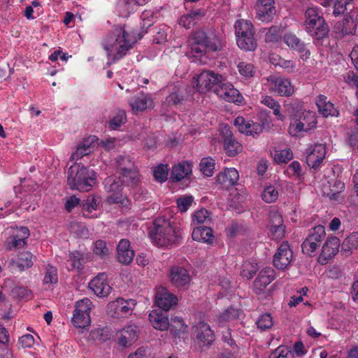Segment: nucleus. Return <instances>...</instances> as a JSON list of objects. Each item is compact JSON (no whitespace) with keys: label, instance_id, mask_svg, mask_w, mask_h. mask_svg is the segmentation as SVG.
Wrapping results in <instances>:
<instances>
[{"label":"nucleus","instance_id":"c9c22d12","mask_svg":"<svg viewBox=\"0 0 358 358\" xmlns=\"http://www.w3.org/2000/svg\"><path fill=\"white\" fill-rule=\"evenodd\" d=\"M94 137L84 139L76 148L75 152L71 155V160L77 161L85 155H90L93 151L92 143Z\"/></svg>","mask_w":358,"mask_h":358},{"label":"nucleus","instance_id":"09e8293b","mask_svg":"<svg viewBox=\"0 0 358 358\" xmlns=\"http://www.w3.org/2000/svg\"><path fill=\"white\" fill-rule=\"evenodd\" d=\"M271 155L277 164H286L293 157L292 152L289 149L271 150Z\"/></svg>","mask_w":358,"mask_h":358},{"label":"nucleus","instance_id":"69168bd1","mask_svg":"<svg viewBox=\"0 0 358 358\" xmlns=\"http://www.w3.org/2000/svg\"><path fill=\"white\" fill-rule=\"evenodd\" d=\"M82 259L83 255L79 252L73 251L71 252L68 260L71 263L70 270H81L83 268Z\"/></svg>","mask_w":358,"mask_h":358},{"label":"nucleus","instance_id":"f3484780","mask_svg":"<svg viewBox=\"0 0 358 358\" xmlns=\"http://www.w3.org/2000/svg\"><path fill=\"white\" fill-rule=\"evenodd\" d=\"M268 227L272 239L280 240L284 237L285 226L283 224L282 215L278 211L270 212Z\"/></svg>","mask_w":358,"mask_h":358},{"label":"nucleus","instance_id":"603ef678","mask_svg":"<svg viewBox=\"0 0 358 358\" xmlns=\"http://www.w3.org/2000/svg\"><path fill=\"white\" fill-rule=\"evenodd\" d=\"M261 103L273 110V114L278 120H283L284 115L280 113V105L279 103L270 96H263Z\"/></svg>","mask_w":358,"mask_h":358},{"label":"nucleus","instance_id":"ddd939ff","mask_svg":"<svg viewBox=\"0 0 358 358\" xmlns=\"http://www.w3.org/2000/svg\"><path fill=\"white\" fill-rule=\"evenodd\" d=\"M327 148L324 143H315L310 145L306 150V163L308 166L319 169L326 157Z\"/></svg>","mask_w":358,"mask_h":358},{"label":"nucleus","instance_id":"bb28decb","mask_svg":"<svg viewBox=\"0 0 358 358\" xmlns=\"http://www.w3.org/2000/svg\"><path fill=\"white\" fill-rule=\"evenodd\" d=\"M345 189V184L337 179H331L323 184L322 191L323 195L330 200H338Z\"/></svg>","mask_w":358,"mask_h":358},{"label":"nucleus","instance_id":"c03bdc74","mask_svg":"<svg viewBox=\"0 0 358 358\" xmlns=\"http://www.w3.org/2000/svg\"><path fill=\"white\" fill-rule=\"evenodd\" d=\"M274 270L270 267L262 270L255 281L256 286L266 287L274 280Z\"/></svg>","mask_w":358,"mask_h":358},{"label":"nucleus","instance_id":"7c9ffc66","mask_svg":"<svg viewBox=\"0 0 358 358\" xmlns=\"http://www.w3.org/2000/svg\"><path fill=\"white\" fill-rule=\"evenodd\" d=\"M192 164L189 161H182L173 166L171 179L173 181H180L187 178L192 174Z\"/></svg>","mask_w":358,"mask_h":358},{"label":"nucleus","instance_id":"473e14b6","mask_svg":"<svg viewBox=\"0 0 358 358\" xmlns=\"http://www.w3.org/2000/svg\"><path fill=\"white\" fill-rule=\"evenodd\" d=\"M150 321L152 327L161 331L166 330L169 327L167 313L162 310H153L149 315Z\"/></svg>","mask_w":358,"mask_h":358},{"label":"nucleus","instance_id":"f704fd0d","mask_svg":"<svg viewBox=\"0 0 358 358\" xmlns=\"http://www.w3.org/2000/svg\"><path fill=\"white\" fill-rule=\"evenodd\" d=\"M316 104L319 113L324 117L334 116L337 117L339 114L338 111L332 103L327 100V97L320 94L316 99Z\"/></svg>","mask_w":358,"mask_h":358},{"label":"nucleus","instance_id":"9b49d317","mask_svg":"<svg viewBox=\"0 0 358 358\" xmlns=\"http://www.w3.org/2000/svg\"><path fill=\"white\" fill-rule=\"evenodd\" d=\"M117 169L122 178L131 181V186H135L138 182L137 169L129 156L120 155L115 159Z\"/></svg>","mask_w":358,"mask_h":358},{"label":"nucleus","instance_id":"58836bf2","mask_svg":"<svg viewBox=\"0 0 358 358\" xmlns=\"http://www.w3.org/2000/svg\"><path fill=\"white\" fill-rule=\"evenodd\" d=\"M354 0H322L321 4L324 7H333V15L339 16L347 10V6L352 3Z\"/></svg>","mask_w":358,"mask_h":358},{"label":"nucleus","instance_id":"423d86ee","mask_svg":"<svg viewBox=\"0 0 358 358\" xmlns=\"http://www.w3.org/2000/svg\"><path fill=\"white\" fill-rule=\"evenodd\" d=\"M316 113L310 110H299L292 118L289 127L291 136H297L301 133L308 132L316 127Z\"/></svg>","mask_w":358,"mask_h":358},{"label":"nucleus","instance_id":"6e6d98bb","mask_svg":"<svg viewBox=\"0 0 358 358\" xmlns=\"http://www.w3.org/2000/svg\"><path fill=\"white\" fill-rule=\"evenodd\" d=\"M169 169L167 164H160L153 168L155 180L159 182H165L168 178Z\"/></svg>","mask_w":358,"mask_h":358},{"label":"nucleus","instance_id":"c85d7f7f","mask_svg":"<svg viewBox=\"0 0 358 358\" xmlns=\"http://www.w3.org/2000/svg\"><path fill=\"white\" fill-rule=\"evenodd\" d=\"M204 36L203 43L208 50L217 52L222 49L224 45L223 38L215 29H210L207 32L204 31Z\"/></svg>","mask_w":358,"mask_h":358},{"label":"nucleus","instance_id":"e2e57ef3","mask_svg":"<svg viewBox=\"0 0 358 358\" xmlns=\"http://www.w3.org/2000/svg\"><path fill=\"white\" fill-rule=\"evenodd\" d=\"M358 247V232L349 235L343 241L342 248L344 250H352Z\"/></svg>","mask_w":358,"mask_h":358},{"label":"nucleus","instance_id":"0eeeda50","mask_svg":"<svg viewBox=\"0 0 358 358\" xmlns=\"http://www.w3.org/2000/svg\"><path fill=\"white\" fill-rule=\"evenodd\" d=\"M126 184L131 185L129 180L122 178L108 177L104 180V187L106 192L110 193L107 196V201L109 203H120L126 206L128 203L127 196L122 192V185Z\"/></svg>","mask_w":358,"mask_h":358},{"label":"nucleus","instance_id":"a878e982","mask_svg":"<svg viewBox=\"0 0 358 358\" xmlns=\"http://www.w3.org/2000/svg\"><path fill=\"white\" fill-rule=\"evenodd\" d=\"M274 0H257L256 3L257 17L262 22H269L275 13Z\"/></svg>","mask_w":358,"mask_h":358},{"label":"nucleus","instance_id":"79ce46f5","mask_svg":"<svg viewBox=\"0 0 358 358\" xmlns=\"http://www.w3.org/2000/svg\"><path fill=\"white\" fill-rule=\"evenodd\" d=\"M203 15L200 9L196 10H191L189 13L182 15L178 20V24L186 29H189L194 25L196 20Z\"/></svg>","mask_w":358,"mask_h":358},{"label":"nucleus","instance_id":"3c124183","mask_svg":"<svg viewBox=\"0 0 358 358\" xmlns=\"http://www.w3.org/2000/svg\"><path fill=\"white\" fill-rule=\"evenodd\" d=\"M334 31L341 36H347L355 32V29L348 18L345 17L342 21L338 22L334 27Z\"/></svg>","mask_w":358,"mask_h":358},{"label":"nucleus","instance_id":"7ed1b4c3","mask_svg":"<svg viewBox=\"0 0 358 358\" xmlns=\"http://www.w3.org/2000/svg\"><path fill=\"white\" fill-rule=\"evenodd\" d=\"M67 173V184L71 189L88 192L96 183V172L83 164H73Z\"/></svg>","mask_w":358,"mask_h":358},{"label":"nucleus","instance_id":"b1692460","mask_svg":"<svg viewBox=\"0 0 358 358\" xmlns=\"http://www.w3.org/2000/svg\"><path fill=\"white\" fill-rule=\"evenodd\" d=\"M90 288L99 297H104L109 294L111 287L107 282V275L100 273L89 283Z\"/></svg>","mask_w":358,"mask_h":358},{"label":"nucleus","instance_id":"39448f33","mask_svg":"<svg viewBox=\"0 0 358 358\" xmlns=\"http://www.w3.org/2000/svg\"><path fill=\"white\" fill-rule=\"evenodd\" d=\"M92 303L88 298H83L76 301L75 310L72 317V323L78 328V334L87 336L88 327L91 323L90 311L92 308Z\"/></svg>","mask_w":358,"mask_h":358},{"label":"nucleus","instance_id":"72a5a7b5","mask_svg":"<svg viewBox=\"0 0 358 358\" xmlns=\"http://www.w3.org/2000/svg\"><path fill=\"white\" fill-rule=\"evenodd\" d=\"M239 179V173L235 168H227L217 176V182L226 187L236 184Z\"/></svg>","mask_w":358,"mask_h":358},{"label":"nucleus","instance_id":"aec40b11","mask_svg":"<svg viewBox=\"0 0 358 358\" xmlns=\"http://www.w3.org/2000/svg\"><path fill=\"white\" fill-rule=\"evenodd\" d=\"M221 134L223 137L224 149L229 156L234 157L242 150L241 144L235 139L228 125L222 127Z\"/></svg>","mask_w":358,"mask_h":358},{"label":"nucleus","instance_id":"20e7f679","mask_svg":"<svg viewBox=\"0 0 358 358\" xmlns=\"http://www.w3.org/2000/svg\"><path fill=\"white\" fill-rule=\"evenodd\" d=\"M303 26L314 40H320L328 36L329 29L322 13L317 7L308 8L305 12Z\"/></svg>","mask_w":358,"mask_h":358},{"label":"nucleus","instance_id":"9d476101","mask_svg":"<svg viewBox=\"0 0 358 358\" xmlns=\"http://www.w3.org/2000/svg\"><path fill=\"white\" fill-rule=\"evenodd\" d=\"M326 236L325 229L322 225H317L310 233L301 245L302 252L308 255L314 256Z\"/></svg>","mask_w":358,"mask_h":358},{"label":"nucleus","instance_id":"6e6552de","mask_svg":"<svg viewBox=\"0 0 358 358\" xmlns=\"http://www.w3.org/2000/svg\"><path fill=\"white\" fill-rule=\"evenodd\" d=\"M224 80V77L212 71H204L194 78V85L199 93H206L213 87H216L219 83Z\"/></svg>","mask_w":358,"mask_h":358},{"label":"nucleus","instance_id":"412c9836","mask_svg":"<svg viewBox=\"0 0 358 358\" xmlns=\"http://www.w3.org/2000/svg\"><path fill=\"white\" fill-rule=\"evenodd\" d=\"M177 302L178 298L174 294L169 292L166 288L163 287L157 288L155 292V303L162 310L166 312L171 307L176 305Z\"/></svg>","mask_w":358,"mask_h":358},{"label":"nucleus","instance_id":"49530a36","mask_svg":"<svg viewBox=\"0 0 358 358\" xmlns=\"http://www.w3.org/2000/svg\"><path fill=\"white\" fill-rule=\"evenodd\" d=\"M236 37L238 36H245L254 34L253 25L250 21L240 19L237 20L234 24Z\"/></svg>","mask_w":358,"mask_h":358},{"label":"nucleus","instance_id":"dca6fc26","mask_svg":"<svg viewBox=\"0 0 358 358\" xmlns=\"http://www.w3.org/2000/svg\"><path fill=\"white\" fill-rule=\"evenodd\" d=\"M197 342L202 345H210L215 341V334L209 324L203 321H199L194 327Z\"/></svg>","mask_w":358,"mask_h":358},{"label":"nucleus","instance_id":"bf43d9fd","mask_svg":"<svg viewBox=\"0 0 358 358\" xmlns=\"http://www.w3.org/2000/svg\"><path fill=\"white\" fill-rule=\"evenodd\" d=\"M200 170L203 175L210 177L213 174L215 160L211 157H203L199 164Z\"/></svg>","mask_w":358,"mask_h":358},{"label":"nucleus","instance_id":"f8f14e48","mask_svg":"<svg viewBox=\"0 0 358 358\" xmlns=\"http://www.w3.org/2000/svg\"><path fill=\"white\" fill-rule=\"evenodd\" d=\"M136 305L134 299L125 300L118 298L108 303L107 307L108 313L114 317H126L132 314Z\"/></svg>","mask_w":358,"mask_h":358},{"label":"nucleus","instance_id":"f03ea898","mask_svg":"<svg viewBox=\"0 0 358 358\" xmlns=\"http://www.w3.org/2000/svg\"><path fill=\"white\" fill-rule=\"evenodd\" d=\"M149 234L152 241L159 247L176 245L182 241L180 226L164 217L155 220Z\"/></svg>","mask_w":358,"mask_h":358},{"label":"nucleus","instance_id":"a18cd8bd","mask_svg":"<svg viewBox=\"0 0 358 358\" xmlns=\"http://www.w3.org/2000/svg\"><path fill=\"white\" fill-rule=\"evenodd\" d=\"M36 261V257L29 252H21L18 255L15 264L20 271L31 268Z\"/></svg>","mask_w":358,"mask_h":358},{"label":"nucleus","instance_id":"052dcab7","mask_svg":"<svg viewBox=\"0 0 358 358\" xmlns=\"http://www.w3.org/2000/svg\"><path fill=\"white\" fill-rule=\"evenodd\" d=\"M70 230L72 233L77 236L86 238L89 236V231L87 228L82 223L78 222H73L70 224Z\"/></svg>","mask_w":358,"mask_h":358},{"label":"nucleus","instance_id":"e433bc0d","mask_svg":"<svg viewBox=\"0 0 358 358\" xmlns=\"http://www.w3.org/2000/svg\"><path fill=\"white\" fill-rule=\"evenodd\" d=\"M192 237L196 241L206 243H211L214 239L213 230L208 227H194L192 231Z\"/></svg>","mask_w":358,"mask_h":358},{"label":"nucleus","instance_id":"cd10ccee","mask_svg":"<svg viewBox=\"0 0 358 358\" xmlns=\"http://www.w3.org/2000/svg\"><path fill=\"white\" fill-rule=\"evenodd\" d=\"M170 279L175 287L180 288L189 283L191 277L185 268L176 266L171 268Z\"/></svg>","mask_w":358,"mask_h":358},{"label":"nucleus","instance_id":"13d9d810","mask_svg":"<svg viewBox=\"0 0 358 358\" xmlns=\"http://www.w3.org/2000/svg\"><path fill=\"white\" fill-rule=\"evenodd\" d=\"M237 68L241 76L245 78H252L256 73L255 68L251 63L241 62L238 63Z\"/></svg>","mask_w":358,"mask_h":358},{"label":"nucleus","instance_id":"338daca9","mask_svg":"<svg viewBox=\"0 0 358 358\" xmlns=\"http://www.w3.org/2000/svg\"><path fill=\"white\" fill-rule=\"evenodd\" d=\"M285 173L289 177H296L300 178L302 174V169L301 164L297 161L292 162L285 169Z\"/></svg>","mask_w":358,"mask_h":358},{"label":"nucleus","instance_id":"c756f323","mask_svg":"<svg viewBox=\"0 0 358 358\" xmlns=\"http://www.w3.org/2000/svg\"><path fill=\"white\" fill-rule=\"evenodd\" d=\"M134 257V252L131 248L130 242L127 239H122L117 246V260L123 264H129Z\"/></svg>","mask_w":358,"mask_h":358},{"label":"nucleus","instance_id":"8fccbe9b","mask_svg":"<svg viewBox=\"0 0 358 358\" xmlns=\"http://www.w3.org/2000/svg\"><path fill=\"white\" fill-rule=\"evenodd\" d=\"M241 314V310L234 307H229L220 313L217 317L219 325L225 322H229L237 319Z\"/></svg>","mask_w":358,"mask_h":358},{"label":"nucleus","instance_id":"f257e3e1","mask_svg":"<svg viewBox=\"0 0 358 358\" xmlns=\"http://www.w3.org/2000/svg\"><path fill=\"white\" fill-rule=\"evenodd\" d=\"M138 41L136 36L129 34L124 27H117L108 33L102 45L107 52L108 63H115L125 56Z\"/></svg>","mask_w":358,"mask_h":358},{"label":"nucleus","instance_id":"ea45409f","mask_svg":"<svg viewBox=\"0 0 358 358\" xmlns=\"http://www.w3.org/2000/svg\"><path fill=\"white\" fill-rule=\"evenodd\" d=\"M169 94L164 101V106H176L183 100V95L180 85H171L169 86Z\"/></svg>","mask_w":358,"mask_h":358},{"label":"nucleus","instance_id":"680f3d73","mask_svg":"<svg viewBox=\"0 0 358 358\" xmlns=\"http://www.w3.org/2000/svg\"><path fill=\"white\" fill-rule=\"evenodd\" d=\"M258 270L257 264L256 263H251L249 262H245L242 266L241 275L249 280L252 278Z\"/></svg>","mask_w":358,"mask_h":358},{"label":"nucleus","instance_id":"5fc2aeb1","mask_svg":"<svg viewBox=\"0 0 358 358\" xmlns=\"http://www.w3.org/2000/svg\"><path fill=\"white\" fill-rule=\"evenodd\" d=\"M171 332L174 336H178L181 333L185 332L187 326L185 324L183 320L180 317H174L171 318L169 322V327Z\"/></svg>","mask_w":358,"mask_h":358},{"label":"nucleus","instance_id":"37998d69","mask_svg":"<svg viewBox=\"0 0 358 358\" xmlns=\"http://www.w3.org/2000/svg\"><path fill=\"white\" fill-rule=\"evenodd\" d=\"M236 43L241 49L246 51H254L257 46L254 34L236 36Z\"/></svg>","mask_w":358,"mask_h":358},{"label":"nucleus","instance_id":"4d7b16f0","mask_svg":"<svg viewBox=\"0 0 358 358\" xmlns=\"http://www.w3.org/2000/svg\"><path fill=\"white\" fill-rule=\"evenodd\" d=\"M210 213L206 209L202 208L195 211L192 215V222L194 224H200L210 222Z\"/></svg>","mask_w":358,"mask_h":358},{"label":"nucleus","instance_id":"4468645a","mask_svg":"<svg viewBox=\"0 0 358 358\" xmlns=\"http://www.w3.org/2000/svg\"><path fill=\"white\" fill-rule=\"evenodd\" d=\"M215 93L226 101L241 103L243 96L229 82L221 81L214 90Z\"/></svg>","mask_w":358,"mask_h":358},{"label":"nucleus","instance_id":"4c0bfd02","mask_svg":"<svg viewBox=\"0 0 358 358\" xmlns=\"http://www.w3.org/2000/svg\"><path fill=\"white\" fill-rule=\"evenodd\" d=\"M29 236V231L25 227H20L13 235L12 240L8 242L10 249H20L26 245V240Z\"/></svg>","mask_w":358,"mask_h":358},{"label":"nucleus","instance_id":"864d4df0","mask_svg":"<svg viewBox=\"0 0 358 358\" xmlns=\"http://www.w3.org/2000/svg\"><path fill=\"white\" fill-rule=\"evenodd\" d=\"M278 197V191L273 185H266L262 192V198L266 203L275 202Z\"/></svg>","mask_w":358,"mask_h":358},{"label":"nucleus","instance_id":"0e129e2a","mask_svg":"<svg viewBox=\"0 0 358 358\" xmlns=\"http://www.w3.org/2000/svg\"><path fill=\"white\" fill-rule=\"evenodd\" d=\"M127 121L126 113L124 110H119L115 115L110 121V127L116 129Z\"/></svg>","mask_w":358,"mask_h":358},{"label":"nucleus","instance_id":"a19ab883","mask_svg":"<svg viewBox=\"0 0 358 358\" xmlns=\"http://www.w3.org/2000/svg\"><path fill=\"white\" fill-rule=\"evenodd\" d=\"M137 6H139L134 0H119L116 10L118 15L122 17H128L134 12Z\"/></svg>","mask_w":358,"mask_h":358},{"label":"nucleus","instance_id":"393cba45","mask_svg":"<svg viewBox=\"0 0 358 358\" xmlns=\"http://www.w3.org/2000/svg\"><path fill=\"white\" fill-rule=\"evenodd\" d=\"M139 334L138 327L133 324H129L122 329L117 335L118 343L123 347H128L135 343Z\"/></svg>","mask_w":358,"mask_h":358},{"label":"nucleus","instance_id":"5701e85b","mask_svg":"<svg viewBox=\"0 0 358 358\" xmlns=\"http://www.w3.org/2000/svg\"><path fill=\"white\" fill-rule=\"evenodd\" d=\"M234 124L241 133L245 134L248 136H255L260 134L263 130V127L259 123L246 120L241 116L236 117L234 121Z\"/></svg>","mask_w":358,"mask_h":358},{"label":"nucleus","instance_id":"de8ad7c7","mask_svg":"<svg viewBox=\"0 0 358 358\" xmlns=\"http://www.w3.org/2000/svg\"><path fill=\"white\" fill-rule=\"evenodd\" d=\"M43 283L46 285H56L58 282V271L57 267L47 264L44 268Z\"/></svg>","mask_w":358,"mask_h":358},{"label":"nucleus","instance_id":"4be33fe9","mask_svg":"<svg viewBox=\"0 0 358 358\" xmlns=\"http://www.w3.org/2000/svg\"><path fill=\"white\" fill-rule=\"evenodd\" d=\"M283 41L288 47L297 51L301 59L303 61L307 60L310 57V52L307 48L306 45L295 34L292 33L285 34L283 36Z\"/></svg>","mask_w":358,"mask_h":358},{"label":"nucleus","instance_id":"6ab92c4d","mask_svg":"<svg viewBox=\"0 0 358 358\" xmlns=\"http://www.w3.org/2000/svg\"><path fill=\"white\" fill-rule=\"evenodd\" d=\"M204 38V31L203 30H198L192 34L189 43V54L191 56L200 58L206 54L208 49L203 43Z\"/></svg>","mask_w":358,"mask_h":358},{"label":"nucleus","instance_id":"1a4fd4ad","mask_svg":"<svg viewBox=\"0 0 358 358\" xmlns=\"http://www.w3.org/2000/svg\"><path fill=\"white\" fill-rule=\"evenodd\" d=\"M267 85L271 93L280 96H290L294 92V87L289 79L271 75L267 78Z\"/></svg>","mask_w":358,"mask_h":358},{"label":"nucleus","instance_id":"2eb2a0df","mask_svg":"<svg viewBox=\"0 0 358 358\" xmlns=\"http://www.w3.org/2000/svg\"><path fill=\"white\" fill-rule=\"evenodd\" d=\"M293 258V253L287 242H283L278 247L273 256V265L275 268L284 270L290 264Z\"/></svg>","mask_w":358,"mask_h":358},{"label":"nucleus","instance_id":"2f4dec72","mask_svg":"<svg viewBox=\"0 0 358 358\" xmlns=\"http://www.w3.org/2000/svg\"><path fill=\"white\" fill-rule=\"evenodd\" d=\"M129 104L133 111H143L152 106V100L149 94L141 92L130 99Z\"/></svg>","mask_w":358,"mask_h":358},{"label":"nucleus","instance_id":"a211bd4d","mask_svg":"<svg viewBox=\"0 0 358 358\" xmlns=\"http://www.w3.org/2000/svg\"><path fill=\"white\" fill-rule=\"evenodd\" d=\"M340 240L336 236H331L327 238L324 243L322 252L318 257L317 262L321 265L327 264L328 261L334 257L338 252L340 247Z\"/></svg>","mask_w":358,"mask_h":358},{"label":"nucleus","instance_id":"774afa93","mask_svg":"<svg viewBox=\"0 0 358 358\" xmlns=\"http://www.w3.org/2000/svg\"><path fill=\"white\" fill-rule=\"evenodd\" d=\"M269 358H294V356L288 348L279 346L271 354Z\"/></svg>","mask_w":358,"mask_h":358}]
</instances>
